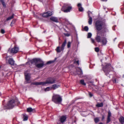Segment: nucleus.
Returning <instances> with one entry per match:
<instances>
[{"label":"nucleus","instance_id":"obj_50","mask_svg":"<svg viewBox=\"0 0 124 124\" xmlns=\"http://www.w3.org/2000/svg\"><path fill=\"white\" fill-rule=\"evenodd\" d=\"M3 1V0H0V1L1 2H2Z\"/></svg>","mask_w":124,"mask_h":124},{"label":"nucleus","instance_id":"obj_23","mask_svg":"<svg viewBox=\"0 0 124 124\" xmlns=\"http://www.w3.org/2000/svg\"><path fill=\"white\" fill-rule=\"evenodd\" d=\"M27 111L29 112L32 111H35V110L34 109H32L31 108H29L27 109Z\"/></svg>","mask_w":124,"mask_h":124},{"label":"nucleus","instance_id":"obj_30","mask_svg":"<svg viewBox=\"0 0 124 124\" xmlns=\"http://www.w3.org/2000/svg\"><path fill=\"white\" fill-rule=\"evenodd\" d=\"M14 14H12L11 16L9 17L7 19V20L8 21L12 19L14 17Z\"/></svg>","mask_w":124,"mask_h":124},{"label":"nucleus","instance_id":"obj_27","mask_svg":"<svg viewBox=\"0 0 124 124\" xmlns=\"http://www.w3.org/2000/svg\"><path fill=\"white\" fill-rule=\"evenodd\" d=\"M52 89L51 87H48L46 88L45 89V91H47L50 90Z\"/></svg>","mask_w":124,"mask_h":124},{"label":"nucleus","instance_id":"obj_44","mask_svg":"<svg viewBox=\"0 0 124 124\" xmlns=\"http://www.w3.org/2000/svg\"><path fill=\"white\" fill-rule=\"evenodd\" d=\"M91 39L92 43H94V40L92 38H91Z\"/></svg>","mask_w":124,"mask_h":124},{"label":"nucleus","instance_id":"obj_26","mask_svg":"<svg viewBox=\"0 0 124 124\" xmlns=\"http://www.w3.org/2000/svg\"><path fill=\"white\" fill-rule=\"evenodd\" d=\"M94 121L96 123H98L100 121V119L99 117H96L94 119Z\"/></svg>","mask_w":124,"mask_h":124},{"label":"nucleus","instance_id":"obj_5","mask_svg":"<svg viewBox=\"0 0 124 124\" xmlns=\"http://www.w3.org/2000/svg\"><path fill=\"white\" fill-rule=\"evenodd\" d=\"M52 100L55 103L59 104L61 102L62 99L60 95H54L53 96Z\"/></svg>","mask_w":124,"mask_h":124},{"label":"nucleus","instance_id":"obj_24","mask_svg":"<svg viewBox=\"0 0 124 124\" xmlns=\"http://www.w3.org/2000/svg\"><path fill=\"white\" fill-rule=\"evenodd\" d=\"M119 121L122 124H123V123H124V118L122 116L120 117Z\"/></svg>","mask_w":124,"mask_h":124},{"label":"nucleus","instance_id":"obj_43","mask_svg":"<svg viewBox=\"0 0 124 124\" xmlns=\"http://www.w3.org/2000/svg\"><path fill=\"white\" fill-rule=\"evenodd\" d=\"M113 81L114 83H116L117 82L116 81V79H115L114 80H113Z\"/></svg>","mask_w":124,"mask_h":124},{"label":"nucleus","instance_id":"obj_34","mask_svg":"<svg viewBox=\"0 0 124 124\" xmlns=\"http://www.w3.org/2000/svg\"><path fill=\"white\" fill-rule=\"evenodd\" d=\"M92 36V34L91 33H88L87 38H91Z\"/></svg>","mask_w":124,"mask_h":124},{"label":"nucleus","instance_id":"obj_31","mask_svg":"<svg viewBox=\"0 0 124 124\" xmlns=\"http://www.w3.org/2000/svg\"><path fill=\"white\" fill-rule=\"evenodd\" d=\"M80 83L81 84L84 85H86V84L84 82V80L82 79L80 80Z\"/></svg>","mask_w":124,"mask_h":124},{"label":"nucleus","instance_id":"obj_17","mask_svg":"<svg viewBox=\"0 0 124 124\" xmlns=\"http://www.w3.org/2000/svg\"><path fill=\"white\" fill-rule=\"evenodd\" d=\"M33 84L36 85H45L44 82H36L33 83Z\"/></svg>","mask_w":124,"mask_h":124},{"label":"nucleus","instance_id":"obj_52","mask_svg":"<svg viewBox=\"0 0 124 124\" xmlns=\"http://www.w3.org/2000/svg\"><path fill=\"white\" fill-rule=\"evenodd\" d=\"M99 124H103L102 123H100Z\"/></svg>","mask_w":124,"mask_h":124},{"label":"nucleus","instance_id":"obj_36","mask_svg":"<svg viewBox=\"0 0 124 124\" xmlns=\"http://www.w3.org/2000/svg\"><path fill=\"white\" fill-rule=\"evenodd\" d=\"M55 60H53V61H49L47 62V64H50L51 63L54 62H55Z\"/></svg>","mask_w":124,"mask_h":124},{"label":"nucleus","instance_id":"obj_56","mask_svg":"<svg viewBox=\"0 0 124 124\" xmlns=\"http://www.w3.org/2000/svg\"><path fill=\"white\" fill-rule=\"evenodd\" d=\"M9 50H10V49H9Z\"/></svg>","mask_w":124,"mask_h":124},{"label":"nucleus","instance_id":"obj_32","mask_svg":"<svg viewBox=\"0 0 124 124\" xmlns=\"http://www.w3.org/2000/svg\"><path fill=\"white\" fill-rule=\"evenodd\" d=\"M88 13L89 17H91V16L92 15V13L90 11H88Z\"/></svg>","mask_w":124,"mask_h":124},{"label":"nucleus","instance_id":"obj_25","mask_svg":"<svg viewBox=\"0 0 124 124\" xmlns=\"http://www.w3.org/2000/svg\"><path fill=\"white\" fill-rule=\"evenodd\" d=\"M89 17V19L88 20V23L89 25H91L92 24V19L91 17Z\"/></svg>","mask_w":124,"mask_h":124},{"label":"nucleus","instance_id":"obj_22","mask_svg":"<svg viewBox=\"0 0 124 124\" xmlns=\"http://www.w3.org/2000/svg\"><path fill=\"white\" fill-rule=\"evenodd\" d=\"M23 121H26L28 119L27 115L25 114H23Z\"/></svg>","mask_w":124,"mask_h":124},{"label":"nucleus","instance_id":"obj_46","mask_svg":"<svg viewBox=\"0 0 124 124\" xmlns=\"http://www.w3.org/2000/svg\"><path fill=\"white\" fill-rule=\"evenodd\" d=\"M65 36H70L69 34L68 33H67L66 34H65Z\"/></svg>","mask_w":124,"mask_h":124},{"label":"nucleus","instance_id":"obj_14","mask_svg":"<svg viewBox=\"0 0 124 124\" xmlns=\"http://www.w3.org/2000/svg\"><path fill=\"white\" fill-rule=\"evenodd\" d=\"M9 59L8 60V62L9 64L12 65H14L15 64V62L12 58H9Z\"/></svg>","mask_w":124,"mask_h":124},{"label":"nucleus","instance_id":"obj_11","mask_svg":"<svg viewBox=\"0 0 124 124\" xmlns=\"http://www.w3.org/2000/svg\"><path fill=\"white\" fill-rule=\"evenodd\" d=\"M101 36H102V39L101 42L103 45H105L107 42V39L104 36H102V35Z\"/></svg>","mask_w":124,"mask_h":124},{"label":"nucleus","instance_id":"obj_45","mask_svg":"<svg viewBox=\"0 0 124 124\" xmlns=\"http://www.w3.org/2000/svg\"><path fill=\"white\" fill-rule=\"evenodd\" d=\"M15 20H13L12 21V22H11V26H12V23H15Z\"/></svg>","mask_w":124,"mask_h":124},{"label":"nucleus","instance_id":"obj_6","mask_svg":"<svg viewBox=\"0 0 124 124\" xmlns=\"http://www.w3.org/2000/svg\"><path fill=\"white\" fill-rule=\"evenodd\" d=\"M41 61V59H39L34 58L33 59L29 61L28 62H26V64L29 63V64L31 65V64L35 65H36L37 63L40 62Z\"/></svg>","mask_w":124,"mask_h":124},{"label":"nucleus","instance_id":"obj_2","mask_svg":"<svg viewBox=\"0 0 124 124\" xmlns=\"http://www.w3.org/2000/svg\"><path fill=\"white\" fill-rule=\"evenodd\" d=\"M111 69V67L109 63L106 64L105 66L103 68V70L105 73V75L108 76L109 78L110 77L109 75V73Z\"/></svg>","mask_w":124,"mask_h":124},{"label":"nucleus","instance_id":"obj_40","mask_svg":"<svg viewBox=\"0 0 124 124\" xmlns=\"http://www.w3.org/2000/svg\"><path fill=\"white\" fill-rule=\"evenodd\" d=\"M1 2L2 3V5L4 7H6V5L5 3L4 2V1H3L2 2Z\"/></svg>","mask_w":124,"mask_h":124},{"label":"nucleus","instance_id":"obj_53","mask_svg":"<svg viewBox=\"0 0 124 124\" xmlns=\"http://www.w3.org/2000/svg\"><path fill=\"white\" fill-rule=\"evenodd\" d=\"M104 118V116H103V117H102V119H103Z\"/></svg>","mask_w":124,"mask_h":124},{"label":"nucleus","instance_id":"obj_4","mask_svg":"<svg viewBox=\"0 0 124 124\" xmlns=\"http://www.w3.org/2000/svg\"><path fill=\"white\" fill-rule=\"evenodd\" d=\"M72 8V7L70 4H65L63 6L62 8V10L64 12L67 13L70 12Z\"/></svg>","mask_w":124,"mask_h":124},{"label":"nucleus","instance_id":"obj_38","mask_svg":"<svg viewBox=\"0 0 124 124\" xmlns=\"http://www.w3.org/2000/svg\"><path fill=\"white\" fill-rule=\"evenodd\" d=\"M84 29L85 31H88V28L87 26H85L84 27Z\"/></svg>","mask_w":124,"mask_h":124},{"label":"nucleus","instance_id":"obj_54","mask_svg":"<svg viewBox=\"0 0 124 124\" xmlns=\"http://www.w3.org/2000/svg\"><path fill=\"white\" fill-rule=\"evenodd\" d=\"M1 66H0V68H1Z\"/></svg>","mask_w":124,"mask_h":124},{"label":"nucleus","instance_id":"obj_15","mask_svg":"<svg viewBox=\"0 0 124 124\" xmlns=\"http://www.w3.org/2000/svg\"><path fill=\"white\" fill-rule=\"evenodd\" d=\"M25 75L26 80L27 81V83H29L28 81L30 79V75L29 74H26V73H25Z\"/></svg>","mask_w":124,"mask_h":124},{"label":"nucleus","instance_id":"obj_29","mask_svg":"<svg viewBox=\"0 0 124 124\" xmlns=\"http://www.w3.org/2000/svg\"><path fill=\"white\" fill-rule=\"evenodd\" d=\"M60 47L59 46H58L57 47L56 50L57 52H60L61 51H62L61 50V49H60Z\"/></svg>","mask_w":124,"mask_h":124},{"label":"nucleus","instance_id":"obj_28","mask_svg":"<svg viewBox=\"0 0 124 124\" xmlns=\"http://www.w3.org/2000/svg\"><path fill=\"white\" fill-rule=\"evenodd\" d=\"M103 103H99L97 104L96 105V106L98 107H101L103 106Z\"/></svg>","mask_w":124,"mask_h":124},{"label":"nucleus","instance_id":"obj_49","mask_svg":"<svg viewBox=\"0 0 124 124\" xmlns=\"http://www.w3.org/2000/svg\"><path fill=\"white\" fill-rule=\"evenodd\" d=\"M102 0L103 1H106L107 0Z\"/></svg>","mask_w":124,"mask_h":124},{"label":"nucleus","instance_id":"obj_12","mask_svg":"<svg viewBox=\"0 0 124 124\" xmlns=\"http://www.w3.org/2000/svg\"><path fill=\"white\" fill-rule=\"evenodd\" d=\"M39 62L37 63L36 66L38 68H42L44 65L43 62H41L39 63Z\"/></svg>","mask_w":124,"mask_h":124},{"label":"nucleus","instance_id":"obj_10","mask_svg":"<svg viewBox=\"0 0 124 124\" xmlns=\"http://www.w3.org/2000/svg\"><path fill=\"white\" fill-rule=\"evenodd\" d=\"M19 50L18 47L15 46L13 48L11 49L10 50V52L12 53H16Z\"/></svg>","mask_w":124,"mask_h":124},{"label":"nucleus","instance_id":"obj_13","mask_svg":"<svg viewBox=\"0 0 124 124\" xmlns=\"http://www.w3.org/2000/svg\"><path fill=\"white\" fill-rule=\"evenodd\" d=\"M67 117L66 116H61L60 118V121L61 123H63L66 121Z\"/></svg>","mask_w":124,"mask_h":124},{"label":"nucleus","instance_id":"obj_33","mask_svg":"<svg viewBox=\"0 0 124 124\" xmlns=\"http://www.w3.org/2000/svg\"><path fill=\"white\" fill-rule=\"evenodd\" d=\"M71 44V42H70L69 41L68 42L67 45V46L68 48H69L70 47Z\"/></svg>","mask_w":124,"mask_h":124},{"label":"nucleus","instance_id":"obj_48","mask_svg":"<svg viewBox=\"0 0 124 124\" xmlns=\"http://www.w3.org/2000/svg\"><path fill=\"white\" fill-rule=\"evenodd\" d=\"M9 56H7L6 57V58L7 59Z\"/></svg>","mask_w":124,"mask_h":124},{"label":"nucleus","instance_id":"obj_7","mask_svg":"<svg viewBox=\"0 0 124 124\" xmlns=\"http://www.w3.org/2000/svg\"><path fill=\"white\" fill-rule=\"evenodd\" d=\"M55 80L54 78H48L45 82H44L45 85L46 84H52L55 83Z\"/></svg>","mask_w":124,"mask_h":124},{"label":"nucleus","instance_id":"obj_51","mask_svg":"<svg viewBox=\"0 0 124 124\" xmlns=\"http://www.w3.org/2000/svg\"><path fill=\"white\" fill-rule=\"evenodd\" d=\"M17 104H19V103L20 102H17Z\"/></svg>","mask_w":124,"mask_h":124},{"label":"nucleus","instance_id":"obj_1","mask_svg":"<svg viewBox=\"0 0 124 124\" xmlns=\"http://www.w3.org/2000/svg\"><path fill=\"white\" fill-rule=\"evenodd\" d=\"M95 27L98 31H100L102 29L101 32H106L108 31L106 24L101 21L98 20L96 22Z\"/></svg>","mask_w":124,"mask_h":124},{"label":"nucleus","instance_id":"obj_21","mask_svg":"<svg viewBox=\"0 0 124 124\" xmlns=\"http://www.w3.org/2000/svg\"><path fill=\"white\" fill-rule=\"evenodd\" d=\"M60 85H57L56 84H54L52 85L51 87L52 89L53 90H55L60 87Z\"/></svg>","mask_w":124,"mask_h":124},{"label":"nucleus","instance_id":"obj_8","mask_svg":"<svg viewBox=\"0 0 124 124\" xmlns=\"http://www.w3.org/2000/svg\"><path fill=\"white\" fill-rule=\"evenodd\" d=\"M104 32H101V33L99 32H97V35L95 39L96 41L98 42H101L102 39L101 35L102 36H104V35H103V34H104Z\"/></svg>","mask_w":124,"mask_h":124},{"label":"nucleus","instance_id":"obj_19","mask_svg":"<svg viewBox=\"0 0 124 124\" xmlns=\"http://www.w3.org/2000/svg\"><path fill=\"white\" fill-rule=\"evenodd\" d=\"M77 6L79 11L82 12L83 11V8L82 7L81 4L79 3H78Z\"/></svg>","mask_w":124,"mask_h":124},{"label":"nucleus","instance_id":"obj_55","mask_svg":"<svg viewBox=\"0 0 124 124\" xmlns=\"http://www.w3.org/2000/svg\"><path fill=\"white\" fill-rule=\"evenodd\" d=\"M116 39V38H115V39Z\"/></svg>","mask_w":124,"mask_h":124},{"label":"nucleus","instance_id":"obj_41","mask_svg":"<svg viewBox=\"0 0 124 124\" xmlns=\"http://www.w3.org/2000/svg\"><path fill=\"white\" fill-rule=\"evenodd\" d=\"M1 32L2 34H4L5 33V31L3 29H1Z\"/></svg>","mask_w":124,"mask_h":124},{"label":"nucleus","instance_id":"obj_42","mask_svg":"<svg viewBox=\"0 0 124 124\" xmlns=\"http://www.w3.org/2000/svg\"><path fill=\"white\" fill-rule=\"evenodd\" d=\"M89 94L90 96V97H91L93 96V94L90 92H89Z\"/></svg>","mask_w":124,"mask_h":124},{"label":"nucleus","instance_id":"obj_35","mask_svg":"<svg viewBox=\"0 0 124 124\" xmlns=\"http://www.w3.org/2000/svg\"><path fill=\"white\" fill-rule=\"evenodd\" d=\"M111 121L110 119V118L107 117V123H108L110 122Z\"/></svg>","mask_w":124,"mask_h":124},{"label":"nucleus","instance_id":"obj_3","mask_svg":"<svg viewBox=\"0 0 124 124\" xmlns=\"http://www.w3.org/2000/svg\"><path fill=\"white\" fill-rule=\"evenodd\" d=\"M16 102H15L14 100H12L8 102L7 106H4V109H5L12 108L16 105Z\"/></svg>","mask_w":124,"mask_h":124},{"label":"nucleus","instance_id":"obj_39","mask_svg":"<svg viewBox=\"0 0 124 124\" xmlns=\"http://www.w3.org/2000/svg\"><path fill=\"white\" fill-rule=\"evenodd\" d=\"M95 50L96 52H98L99 51V49L98 47H96L95 48Z\"/></svg>","mask_w":124,"mask_h":124},{"label":"nucleus","instance_id":"obj_47","mask_svg":"<svg viewBox=\"0 0 124 124\" xmlns=\"http://www.w3.org/2000/svg\"><path fill=\"white\" fill-rule=\"evenodd\" d=\"M76 62L78 65L79 64V61H76Z\"/></svg>","mask_w":124,"mask_h":124},{"label":"nucleus","instance_id":"obj_16","mask_svg":"<svg viewBox=\"0 0 124 124\" xmlns=\"http://www.w3.org/2000/svg\"><path fill=\"white\" fill-rule=\"evenodd\" d=\"M67 43V41L66 39L64 40V42L62 43V45L61 46V50L63 51L64 47L66 45Z\"/></svg>","mask_w":124,"mask_h":124},{"label":"nucleus","instance_id":"obj_37","mask_svg":"<svg viewBox=\"0 0 124 124\" xmlns=\"http://www.w3.org/2000/svg\"><path fill=\"white\" fill-rule=\"evenodd\" d=\"M111 115V113L110 111H109L108 113V115L107 117L110 118Z\"/></svg>","mask_w":124,"mask_h":124},{"label":"nucleus","instance_id":"obj_18","mask_svg":"<svg viewBox=\"0 0 124 124\" xmlns=\"http://www.w3.org/2000/svg\"><path fill=\"white\" fill-rule=\"evenodd\" d=\"M50 19L53 22H54L56 23L58 22V19L56 17H52L50 18Z\"/></svg>","mask_w":124,"mask_h":124},{"label":"nucleus","instance_id":"obj_9","mask_svg":"<svg viewBox=\"0 0 124 124\" xmlns=\"http://www.w3.org/2000/svg\"><path fill=\"white\" fill-rule=\"evenodd\" d=\"M53 14V12L48 11L46 12L43 13L42 16L43 17H47L51 16Z\"/></svg>","mask_w":124,"mask_h":124},{"label":"nucleus","instance_id":"obj_20","mask_svg":"<svg viewBox=\"0 0 124 124\" xmlns=\"http://www.w3.org/2000/svg\"><path fill=\"white\" fill-rule=\"evenodd\" d=\"M77 71L78 74L79 75L82 74V71L80 68H78L77 69Z\"/></svg>","mask_w":124,"mask_h":124}]
</instances>
